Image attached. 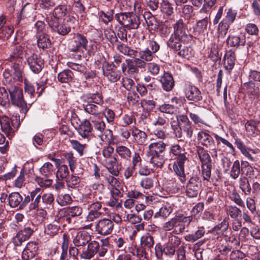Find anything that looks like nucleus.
I'll return each instance as SVG.
<instances>
[{
	"instance_id": "nucleus-52",
	"label": "nucleus",
	"mask_w": 260,
	"mask_h": 260,
	"mask_svg": "<svg viewBox=\"0 0 260 260\" xmlns=\"http://www.w3.org/2000/svg\"><path fill=\"white\" fill-rule=\"evenodd\" d=\"M134 156H137L140 160V165L138 166L139 168L138 172L141 176H147L149 175L151 172L150 170L146 165L142 164V159L139 152L135 151L134 152Z\"/></svg>"
},
{
	"instance_id": "nucleus-64",
	"label": "nucleus",
	"mask_w": 260,
	"mask_h": 260,
	"mask_svg": "<svg viewBox=\"0 0 260 260\" xmlns=\"http://www.w3.org/2000/svg\"><path fill=\"white\" fill-rule=\"evenodd\" d=\"M158 110L163 113L173 114L176 111L175 107L169 104H164L160 105L158 107Z\"/></svg>"
},
{
	"instance_id": "nucleus-58",
	"label": "nucleus",
	"mask_w": 260,
	"mask_h": 260,
	"mask_svg": "<svg viewBox=\"0 0 260 260\" xmlns=\"http://www.w3.org/2000/svg\"><path fill=\"white\" fill-rule=\"evenodd\" d=\"M230 24L222 20L218 24L217 28V33L218 37H223L227 33Z\"/></svg>"
},
{
	"instance_id": "nucleus-4",
	"label": "nucleus",
	"mask_w": 260,
	"mask_h": 260,
	"mask_svg": "<svg viewBox=\"0 0 260 260\" xmlns=\"http://www.w3.org/2000/svg\"><path fill=\"white\" fill-rule=\"evenodd\" d=\"M116 20L128 29H137L140 24V17L133 13H120L115 15Z\"/></svg>"
},
{
	"instance_id": "nucleus-25",
	"label": "nucleus",
	"mask_w": 260,
	"mask_h": 260,
	"mask_svg": "<svg viewBox=\"0 0 260 260\" xmlns=\"http://www.w3.org/2000/svg\"><path fill=\"white\" fill-rule=\"evenodd\" d=\"M99 247L100 244L97 241H91L88 243L87 249L82 252L81 257L85 259H90L98 252Z\"/></svg>"
},
{
	"instance_id": "nucleus-35",
	"label": "nucleus",
	"mask_w": 260,
	"mask_h": 260,
	"mask_svg": "<svg viewBox=\"0 0 260 260\" xmlns=\"http://www.w3.org/2000/svg\"><path fill=\"white\" fill-rule=\"evenodd\" d=\"M229 226V222L225 219H224L221 223L215 226L212 230L214 235L217 236V238L221 237L227 231Z\"/></svg>"
},
{
	"instance_id": "nucleus-39",
	"label": "nucleus",
	"mask_w": 260,
	"mask_h": 260,
	"mask_svg": "<svg viewBox=\"0 0 260 260\" xmlns=\"http://www.w3.org/2000/svg\"><path fill=\"white\" fill-rule=\"evenodd\" d=\"M210 17L206 16L197 21L196 25L193 27V33L195 35L204 32L207 28L208 20Z\"/></svg>"
},
{
	"instance_id": "nucleus-55",
	"label": "nucleus",
	"mask_w": 260,
	"mask_h": 260,
	"mask_svg": "<svg viewBox=\"0 0 260 260\" xmlns=\"http://www.w3.org/2000/svg\"><path fill=\"white\" fill-rule=\"evenodd\" d=\"M100 106L91 103H88L84 106L85 111L91 114V116L99 115L100 112Z\"/></svg>"
},
{
	"instance_id": "nucleus-3",
	"label": "nucleus",
	"mask_w": 260,
	"mask_h": 260,
	"mask_svg": "<svg viewBox=\"0 0 260 260\" xmlns=\"http://www.w3.org/2000/svg\"><path fill=\"white\" fill-rule=\"evenodd\" d=\"M170 153L177 156L173 165L175 173L179 175H183V168H184V164L188 160L185 149L178 144H174L171 147Z\"/></svg>"
},
{
	"instance_id": "nucleus-7",
	"label": "nucleus",
	"mask_w": 260,
	"mask_h": 260,
	"mask_svg": "<svg viewBox=\"0 0 260 260\" xmlns=\"http://www.w3.org/2000/svg\"><path fill=\"white\" fill-rule=\"evenodd\" d=\"M202 187V182L199 176L195 175L190 178L186 186V194L189 198L197 197Z\"/></svg>"
},
{
	"instance_id": "nucleus-54",
	"label": "nucleus",
	"mask_w": 260,
	"mask_h": 260,
	"mask_svg": "<svg viewBox=\"0 0 260 260\" xmlns=\"http://www.w3.org/2000/svg\"><path fill=\"white\" fill-rule=\"evenodd\" d=\"M160 10L162 13L170 16L173 13L172 4L168 0H163L160 3Z\"/></svg>"
},
{
	"instance_id": "nucleus-11",
	"label": "nucleus",
	"mask_w": 260,
	"mask_h": 260,
	"mask_svg": "<svg viewBox=\"0 0 260 260\" xmlns=\"http://www.w3.org/2000/svg\"><path fill=\"white\" fill-rule=\"evenodd\" d=\"M183 92L185 98L188 101L199 102L203 99L200 90L191 83H186L184 84Z\"/></svg>"
},
{
	"instance_id": "nucleus-43",
	"label": "nucleus",
	"mask_w": 260,
	"mask_h": 260,
	"mask_svg": "<svg viewBox=\"0 0 260 260\" xmlns=\"http://www.w3.org/2000/svg\"><path fill=\"white\" fill-rule=\"evenodd\" d=\"M245 43V39L238 36L230 35L227 40L228 44L233 47L237 48L240 45H244Z\"/></svg>"
},
{
	"instance_id": "nucleus-9",
	"label": "nucleus",
	"mask_w": 260,
	"mask_h": 260,
	"mask_svg": "<svg viewBox=\"0 0 260 260\" xmlns=\"http://www.w3.org/2000/svg\"><path fill=\"white\" fill-rule=\"evenodd\" d=\"M34 232L33 229L29 226H26L20 230L13 237L12 242L15 247L21 246L24 242L28 240Z\"/></svg>"
},
{
	"instance_id": "nucleus-22",
	"label": "nucleus",
	"mask_w": 260,
	"mask_h": 260,
	"mask_svg": "<svg viewBox=\"0 0 260 260\" xmlns=\"http://www.w3.org/2000/svg\"><path fill=\"white\" fill-rule=\"evenodd\" d=\"M131 133L134 142L139 145L145 144L147 139V135L145 132L134 127L132 128Z\"/></svg>"
},
{
	"instance_id": "nucleus-40",
	"label": "nucleus",
	"mask_w": 260,
	"mask_h": 260,
	"mask_svg": "<svg viewBox=\"0 0 260 260\" xmlns=\"http://www.w3.org/2000/svg\"><path fill=\"white\" fill-rule=\"evenodd\" d=\"M115 152L122 159L129 160L132 152L129 148L124 145H118L115 148Z\"/></svg>"
},
{
	"instance_id": "nucleus-53",
	"label": "nucleus",
	"mask_w": 260,
	"mask_h": 260,
	"mask_svg": "<svg viewBox=\"0 0 260 260\" xmlns=\"http://www.w3.org/2000/svg\"><path fill=\"white\" fill-rule=\"evenodd\" d=\"M67 115L70 118V121L71 125L75 130H77L80 126L82 122L80 121L77 115L73 110L68 112Z\"/></svg>"
},
{
	"instance_id": "nucleus-33",
	"label": "nucleus",
	"mask_w": 260,
	"mask_h": 260,
	"mask_svg": "<svg viewBox=\"0 0 260 260\" xmlns=\"http://www.w3.org/2000/svg\"><path fill=\"white\" fill-rule=\"evenodd\" d=\"M48 24L51 27L52 30L57 32L59 35H65V27L63 22H60L58 19L54 18L52 19Z\"/></svg>"
},
{
	"instance_id": "nucleus-31",
	"label": "nucleus",
	"mask_w": 260,
	"mask_h": 260,
	"mask_svg": "<svg viewBox=\"0 0 260 260\" xmlns=\"http://www.w3.org/2000/svg\"><path fill=\"white\" fill-rule=\"evenodd\" d=\"M140 159L137 158V156H134L133 154L132 160V166L127 167L124 172V176L126 179H128L133 176L138 166L140 165Z\"/></svg>"
},
{
	"instance_id": "nucleus-1",
	"label": "nucleus",
	"mask_w": 260,
	"mask_h": 260,
	"mask_svg": "<svg viewBox=\"0 0 260 260\" xmlns=\"http://www.w3.org/2000/svg\"><path fill=\"white\" fill-rule=\"evenodd\" d=\"M7 88L9 91L12 104L19 108L20 114L18 116L19 119L21 118L23 120L29 108L24 100L22 89L19 88L15 83L8 84Z\"/></svg>"
},
{
	"instance_id": "nucleus-17",
	"label": "nucleus",
	"mask_w": 260,
	"mask_h": 260,
	"mask_svg": "<svg viewBox=\"0 0 260 260\" xmlns=\"http://www.w3.org/2000/svg\"><path fill=\"white\" fill-rule=\"evenodd\" d=\"M104 75L111 82L117 81L121 77L120 72L112 68V66L105 62L103 67Z\"/></svg>"
},
{
	"instance_id": "nucleus-14",
	"label": "nucleus",
	"mask_w": 260,
	"mask_h": 260,
	"mask_svg": "<svg viewBox=\"0 0 260 260\" xmlns=\"http://www.w3.org/2000/svg\"><path fill=\"white\" fill-rule=\"evenodd\" d=\"M114 226V222L110 219L99 220L95 224V231L101 235L107 236L112 233Z\"/></svg>"
},
{
	"instance_id": "nucleus-10",
	"label": "nucleus",
	"mask_w": 260,
	"mask_h": 260,
	"mask_svg": "<svg viewBox=\"0 0 260 260\" xmlns=\"http://www.w3.org/2000/svg\"><path fill=\"white\" fill-rule=\"evenodd\" d=\"M155 252L157 259H162L163 256L171 258L175 255L176 249L173 246L166 243L162 245L160 243H157L155 246Z\"/></svg>"
},
{
	"instance_id": "nucleus-45",
	"label": "nucleus",
	"mask_w": 260,
	"mask_h": 260,
	"mask_svg": "<svg viewBox=\"0 0 260 260\" xmlns=\"http://www.w3.org/2000/svg\"><path fill=\"white\" fill-rule=\"evenodd\" d=\"M197 151L200 159L202 163V166L211 165V159L207 151L203 148L200 147L198 148Z\"/></svg>"
},
{
	"instance_id": "nucleus-27",
	"label": "nucleus",
	"mask_w": 260,
	"mask_h": 260,
	"mask_svg": "<svg viewBox=\"0 0 260 260\" xmlns=\"http://www.w3.org/2000/svg\"><path fill=\"white\" fill-rule=\"evenodd\" d=\"M154 240L153 237L148 233L143 235L140 238L141 247L136 248H143L145 250L146 249H151L154 246Z\"/></svg>"
},
{
	"instance_id": "nucleus-32",
	"label": "nucleus",
	"mask_w": 260,
	"mask_h": 260,
	"mask_svg": "<svg viewBox=\"0 0 260 260\" xmlns=\"http://www.w3.org/2000/svg\"><path fill=\"white\" fill-rule=\"evenodd\" d=\"M147 158L151 164L157 168H161L165 162L163 156L160 153H147Z\"/></svg>"
},
{
	"instance_id": "nucleus-2",
	"label": "nucleus",
	"mask_w": 260,
	"mask_h": 260,
	"mask_svg": "<svg viewBox=\"0 0 260 260\" xmlns=\"http://www.w3.org/2000/svg\"><path fill=\"white\" fill-rule=\"evenodd\" d=\"M89 119L91 122L93 134L101 141L111 144L113 142V132L106 128L105 123L100 115L90 116Z\"/></svg>"
},
{
	"instance_id": "nucleus-20",
	"label": "nucleus",
	"mask_w": 260,
	"mask_h": 260,
	"mask_svg": "<svg viewBox=\"0 0 260 260\" xmlns=\"http://www.w3.org/2000/svg\"><path fill=\"white\" fill-rule=\"evenodd\" d=\"M189 42L190 41L172 33L167 44L169 48L177 51L182 47V44H188Z\"/></svg>"
},
{
	"instance_id": "nucleus-28",
	"label": "nucleus",
	"mask_w": 260,
	"mask_h": 260,
	"mask_svg": "<svg viewBox=\"0 0 260 260\" xmlns=\"http://www.w3.org/2000/svg\"><path fill=\"white\" fill-rule=\"evenodd\" d=\"M183 175H179L177 173H175L179 178L178 181L175 178H172L170 180V183L172 184V189L177 191L182 190L184 186V184L186 181V175L184 172V168H183Z\"/></svg>"
},
{
	"instance_id": "nucleus-36",
	"label": "nucleus",
	"mask_w": 260,
	"mask_h": 260,
	"mask_svg": "<svg viewBox=\"0 0 260 260\" xmlns=\"http://www.w3.org/2000/svg\"><path fill=\"white\" fill-rule=\"evenodd\" d=\"M172 230L171 233L175 235L180 234L182 233L185 230V225L180 222L178 215L175 216L172 218Z\"/></svg>"
},
{
	"instance_id": "nucleus-56",
	"label": "nucleus",
	"mask_w": 260,
	"mask_h": 260,
	"mask_svg": "<svg viewBox=\"0 0 260 260\" xmlns=\"http://www.w3.org/2000/svg\"><path fill=\"white\" fill-rule=\"evenodd\" d=\"M99 15L100 20L106 24L111 21L113 18V11L112 10H109L107 12L103 11H101L99 13Z\"/></svg>"
},
{
	"instance_id": "nucleus-38",
	"label": "nucleus",
	"mask_w": 260,
	"mask_h": 260,
	"mask_svg": "<svg viewBox=\"0 0 260 260\" xmlns=\"http://www.w3.org/2000/svg\"><path fill=\"white\" fill-rule=\"evenodd\" d=\"M166 144L162 141H159L150 144L147 153H161L166 149Z\"/></svg>"
},
{
	"instance_id": "nucleus-24",
	"label": "nucleus",
	"mask_w": 260,
	"mask_h": 260,
	"mask_svg": "<svg viewBox=\"0 0 260 260\" xmlns=\"http://www.w3.org/2000/svg\"><path fill=\"white\" fill-rule=\"evenodd\" d=\"M162 89L166 91H171L174 87L175 81L172 75L169 72H165L159 79Z\"/></svg>"
},
{
	"instance_id": "nucleus-21",
	"label": "nucleus",
	"mask_w": 260,
	"mask_h": 260,
	"mask_svg": "<svg viewBox=\"0 0 260 260\" xmlns=\"http://www.w3.org/2000/svg\"><path fill=\"white\" fill-rule=\"evenodd\" d=\"M27 48L25 44H17L12 48V52L10 55L11 61L15 59L20 60L25 57L27 53Z\"/></svg>"
},
{
	"instance_id": "nucleus-23",
	"label": "nucleus",
	"mask_w": 260,
	"mask_h": 260,
	"mask_svg": "<svg viewBox=\"0 0 260 260\" xmlns=\"http://www.w3.org/2000/svg\"><path fill=\"white\" fill-rule=\"evenodd\" d=\"M90 120L85 119L82 121L80 126L77 129L78 134L83 138H89L92 135V128Z\"/></svg>"
},
{
	"instance_id": "nucleus-41",
	"label": "nucleus",
	"mask_w": 260,
	"mask_h": 260,
	"mask_svg": "<svg viewBox=\"0 0 260 260\" xmlns=\"http://www.w3.org/2000/svg\"><path fill=\"white\" fill-rule=\"evenodd\" d=\"M224 66L228 70H231L234 67L236 60V56L232 51L227 52L224 57Z\"/></svg>"
},
{
	"instance_id": "nucleus-26",
	"label": "nucleus",
	"mask_w": 260,
	"mask_h": 260,
	"mask_svg": "<svg viewBox=\"0 0 260 260\" xmlns=\"http://www.w3.org/2000/svg\"><path fill=\"white\" fill-rule=\"evenodd\" d=\"M91 240V236L86 231L78 232L73 239V243L76 246H82Z\"/></svg>"
},
{
	"instance_id": "nucleus-37",
	"label": "nucleus",
	"mask_w": 260,
	"mask_h": 260,
	"mask_svg": "<svg viewBox=\"0 0 260 260\" xmlns=\"http://www.w3.org/2000/svg\"><path fill=\"white\" fill-rule=\"evenodd\" d=\"M117 163V159L114 157L107 158L106 167L109 172L114 176H118L119 174V170L116 166Z\"/></svg>"
},
{
	"instance_id": "nucleus-61",
	"label": "nucleus",
	"mask_w": 260,
	"mask_h": 260,
	"mask_svg": "<svg viewBox=\"0 0 260 260\" xmlns=\"http://www.w3.org/2000/svg\"><path fill=\"white\" fill-rule=\"evenodd\" d=\"M155 55L150 51L149 48H146L139 52V57L144 59L145 61H150L152 60Z\"/></svg>"
},
{
	"instance_id": "nucleus-46",
	"label": "nucleus",
	"mask_w": 260,
	"mask_h": 260,
	"mask_svg": "<svg viewBox=\"0 0 260 260\" xmlns=\"http://www.w3.org/2000/svg\"><path fill=\"white\" fill-rule=\"evenodd\" d=\"M21 61L20 60H18L17 61L13 63V64L11 67V71L15 75L16 79L18 81H22V75L21 72L22 66L20 64Z\"/></svg>"
},
{
	"instance_id": "nucleus-8",
	"label": "nucleus",
	"mask_w": 260,
	"mask_h": 260,
	"mask_svg": "<svg viewBox=\"0 0 260 260\" xmlns=\"http://www.w3.org/2000/svg\"><path fill=\"white\" fill-rule=\"evenodd\" d=\"M34 232L33 229L29 226H26L20 230L13 237L12 242L15 247L21 246L24 242L28 240Z\"/></svg>"
},
{
	"instance_id": "nucleus-5",
	"label": "nucleus",
	"mask_w": 260,
	"mask_h": 260,
	"mask_svg": "<svg viewBox=\"0 0 260 260\" xmlns=\"http://www.w3.org/2000/svg\"><path fill=\"white\" fill-rule=\"evenodd\" d=\"M35 27L38 47L43 49L50 47L51 41L46 33L44 23L42 21H38L35 24Z\"/></svg>"
},
{
	"instance_id": "nucleus-48",
	"label": "nucleus",
	"mask_w": 260,
	"mask_h": 260,
	"mask_svg": "<svg viewBox=\"0 0 260 260\" xmlns=\"http://www.w3.org/2000/svg\"><path fill=\"white\" fill-rule=\"evenodd\" d=\"M259 122L257 121H248L245 125L246 131L249 136H253L258 132V125Z\"/></svg>"
},
{
	"instance_id": "nucleus-42",
	"label": "nucleus",
	"mask_w": 260,
	"mask_h": 260,
	"mask_svg": "<svg viewBox=\"0 0 260 260\" xmlns=\"http://www.w3.org/2000/svg\"><path fill=\"white\" fill-rule=\"evenodd\" d=\"M244 167L240 166V163L239 160H236L233 164L231 168L230 176L233 179H237L240 174H243V169Z\"/></svg>"
},
{
	"instance_id": "nucleus-44",
	"label": "nucleus",
	"mask_w": 260,
	"mask_h": 260,
	"mask_svg": "<svg viewBox=\"0 0 260 260\" xmlns=\"http://www.w3.org/2000/svg\"><path fill=\"white\" fill-rule=\"evenodd\" d=\"M82 213V209L78 206H74L72 207H66V221L69 223L71 222V219L70 216L71 217H75L80 215Z\"/></svg>"
},
{
	"instance_id": "nucleus-12",
	"label": "nucleus",
	"mask_w": 260,
	"mask_h": 260,
	"mask_svg": "<svg viewBox=\"0 0 260 260\" xmlns=\"http://www.w3.org/2000/svg\"><path fill=\"white\" fill-rule=\"evenodd\" d=\"M55 166L58 170L56 174V184L55 187L56 189L63 188L64 179H65V165L64 163V159L61 158H53Z\"/></svg>"
},
{
	"instance_id": "nucleus-59",
	"label": "nucleus",
	"mask_w": 260,
	"mask_h": 260,
	"mask_svg": "<svg viewBox=\"0 0 260 260\" xmlns=\"http://www.w3.org/2000/svg\"><path fill=\"white\" fill-rule=\"evenodd\" d=\"M239 186L245 194H249L250 193L251 188L247 178L243 177L240 179Z\"/></svg>"
},
{
	"instance_id": "nucleus-57",
	"label": "nucleus",
	"mask_w": 260,
	"mask_h": 260,
	"mask_svg": "<svg viewBox=\"0 0 260 260\" xmlns=\"http://www.w3.org/2000/svg\"><path fill=\"white\" fill-rule=\"evenodd\" d=\"M204 3L202 8L200 9L199 13L200 14L208 13L214 7L216 0H204Z\"/></svg>"
},
{
	"instance_id": "nucleus-19",
	"label": "nucleus",
	"mask_w": 260,
	"mask_h": 260,
	"mask_svg": "<svg viewBox=\"0 0 260 260\" xmlns=\"http://www.w3.org/2000/svg\"><path fill=\"white\" fill-rule=\"evenodd\" d=\"M87 43V40L79 34H74L73 38L69 43V49L73 52L77 51L79 48H85Z\"/></svg>"
},
{
	"instance_id": "nucleus-29",
	"label": "nucleus",
	"mask_w": 260,
	"mask_h": 260,
	"mask_svg": "<svg viewBox=\"0 0 260 260\" xmlns=\"http://www.w3.org/2000/svg\"><path fill=\"white\" fill-rule=\"evenodd\" d=\"M22 196L18 192H14L8 196V204L11 208L19 207L22 203Z\"/></svg>"
},
{
	"instance_id": "nucleus-16",
	"label": "nucleus",
	"mask_w": 260,
	"mask_h": 260,
	"mask_svg": "<svg viewBox=\"0 0 260 260\" xmlns=\"http://www.w3.org/2000/svg\"><path fill=\"white\" fill-rule=\"evenodd\" d=\"M198 140L206 148L214 151L216 155V145L213 138L206 132L202 131L198 134Z\"/></svg>"
},
{
	"instance_id": "nucleus-47",
	"label": "nucleus",
	"mask_w": 260,
	"mask_h": 260,
	"mask_svg": "<svg viewBox=\"0 0 260 260\" xmlns=\"http://www.w3.org/2000/svg\"><path fill=\"white\" fill-rule=\"evenodd\" d=\"M117 49L121 53L125 55H127L129 56H136L137 52L130 48L126 45L121 43L120 42L118 43L116 46Z\"/></svg>"
},
{
	"instance_id": "nucleus-18",
	"label": "nucleus",
	"mask_w": 260,
	"mask_h": 260,
	"mask_svg": "<svg viewBox=\"0 0 260 260\" xmlns=\"http://www.w3.org/2000/svg\"><path fill=\"white\" fill-rule=\"evenodd\" d=\"M30 69L34 73H39L44 67L43 60L37 54H32L27 58Z\"/></svg>"
},
{
	"instance_id": "nucleus-13",
	"label": "nucleus",
	"mask_w": 260,
	"mask_h": 260,
	"mask_svg": "<svg viewBox=\"0 0 260 260\" xmlns=\"http://www.w3.org/2000/svg\"><path fill=\"white\" fill-rule=\"evenodd\" d=\"M87 203L89 212L86 217L87 220L92 221L102 215V212L100 211L102 209V203L98 200L97 198L92 201H88Z\"/></svg>"
},
{
	"instance_id": "nucleus-34",
	"label": "nucleus",
	"mask_w": 260,
	"mask_h": 260,
	"mask_svg": "<svg viewBox=\"0 0 260 260\" xmlns=\"http://www.w3.org/2000/svg\"><path fill=\"white\" fill-rule=\"evenodd\" d=\"M68 147L75 150L78 152L80 156H82L84 154V151L86 148V144H82L78 141L72 138H69L68 140Z\"/></svg>"
},
{
	"instance_id": "nucleus-49",
	"label": "nucleus",
	"mask_w": 260,
	"mask_h": 260,
	"mask_svg": "<svg viewBox=\"0 0 260 260\" xmlns=\"http://www.w3.org/2000/svg\"><path fill=\"white\" fill-rule=\"evenodd\" d=\"M173 209L171 206L168 205L162 206L157 212L155 215V218H162L166 219L169 216L170 214L172 212Z\"/></svg>"
},
{
	"instance_id": "nucleus-60",
	"label": "nucleus",
	"mask_w": 260,
	"mask_h": 260,
	"mask_svg": "<svg viewBox=\"0 0 260 260\" xmlns=\"http://www.w3.org/2000/svg\"><path fill=\"white\" fill-rule=\"evenodd\" d=\"M132 253L136 257L137 260H150L146 250L143 248H136Z\"/></svg>"
},
{
	"instance_id": "nucleus-50",
	"label": "nucleus",
	"mask_w": 260,
	"mask_h": 260,
	"mask_svg": "<svg viewBox=\"0 0 260 260\" xmlns=\"http://www.w3.org/2000/svg\"><path fill=\"white\" fill-rule=\"evenodd\" d=\"M205 233L204 228H201L198 230L194 233L188 234L184 237L185 241L188 242H194L197 240L202 237Z\"/></svg>"
},
{
	"instance_id": "nucleus-15",
	"label": "nucleus",
	"mask_w": 260,
	"mask_h": 260,
	"mask_svg": "<svg viewBox=\"0 0 260 260\" xmlns=\"http://www.w3.org/2000/svg\"><path fill=\"white\" fill-rule=\"evenodd\" d=\"M173 34L184 38L190 42L192 39V35L188 34L187 25L183 19H180L175 23L173 25Z\"/></svg>"
},
{
	"instance_id": "nucleus-6",
	"label": "nucleus",
	"mask_w": 260,
	"mask_h": 260,
	"mask_svg": "<svg viewBox=\"0 0 260 260\" xmlns=\"http://www.w3.org/2000/svg\"><path fill=\"white\" fill-rule=\"evenodd\" d=\"M20 119L17 121V116H16V123H14L12 120L8 116L3 115L0 116V125L2 131L5 133L8 137L12 136L15 131L17 130L20 125Z\"/></svg>"
},
{
	"instance_id": "nucleus-62",
	"label": "nucleus",
	"mask_w": 260,
	"mask_h": 260,
	"mask_svg": "<svg viewBox=\"0 0 260 260\" xmlns=\"http://www.w3.org/2000/svg\"><path fill=\"white\" fill-rule=\"evenodd\" d=\"M226 210L232 218H237L241 215V210L236 206H228Z\"/></svg>"
},
{
	"instance_id": "nucleus-30",
	"label": "nucleus",
	"mask_w": 260,
	"mask_h": 260,
	"mask_svg": "<svg viewBox=\"0 0 260 260\" xmlns=\"http://www.w3.org/2000/svg\"><path fill=\"white\" fill-rule=\"evenodd\" d=\"M170 124L176 138L179 142L183 141L185 140V136L182 134V125H179L178 120H171Z\"/></svg>"
},
{
	"instance_id": "nucleus-63",
	"label": "nucleus",
	"mask_w": 260,
	"mask_h": 260,
	"mask_svg": "<svg viewBox=\"0 0 260 260\" xmlns=\"http://www.w3.org/2000/svg\"><path fill=\"white\" fill-rule=\"evenodd\" d=\"M167 244L176 249L181 244V239L175 234L170 233L169 235Z\"/></svg>"
},
{
	"instance_id": "nucleus-51",
	"label": "nucleus",
	"mask_w": 260,
	"mask_h": 260,
	"mask_svg": "<svg viewBox=\"0 0 260 260\" xmlns=\"http://www.w3.org/2000/svg\"><path fill=\"white\" fill-rule=\"evenodd\" d=\"M59 228L60 225L59 223L55 221L47 225L45 229V232L48 235L53 236L57 233Z\"/></svg>"
}]
</instances>
